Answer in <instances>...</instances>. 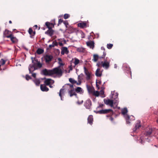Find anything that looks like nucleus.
Returning <instances> with one entry per match:
<instances>
[{
    "label": "nucleus",
    "instance_id": "nucleus-25",
    "mask_svg": "<svg viewBox=\"0 0 158 158\" xmlns=\"http://www.w3.org/2000/svg\"><path fill=\"white\" fill-rule=\"evenodd\" d=\"M78 26L81 28H84L86 27V23H78Z\"/></svg>",
    "mask_w": 158,
    "mask_h": 158
},
{
    "label": "nucleus",
    "instance_id": "nucleus-1",
    "mask_svg": "<svg viewBox=\"0 0 158 158\" xmlns=\"http://www.w3.org/2000/svg\"><path fill=\"white\" fill-rule=\"evenodd\" d=\"M107 58V57H106L105 59L104 58V61L98 62L97 64V65L98 67L102 66L106 69H108L110 67V60H108Z\"/></svg>",
    "mask_w": 158,
    "mask_h": 158
},
{
    "label": "nucleus",
    "instance_id": "nucleus-42",
    "mask_svg": "<svg viewBox=\"0 0 158 158\" xmlns=\"http://www.w3.org/2000/svg\"><path fill=\"white\" fill-rule=\"evenodd\" d=\"M77 51L80 52H84V49L82 48H79L77 49Z\"/></svg>",
    "mask_w": 158,
    "mask_h": 158
},
{
    "label": "nucleus",
    "instance_id": "nucleus-32",
    "mask_svg": "<svg viewBox=\"0 0 158 158\" xmlns=\"http://www.w3.org/2000/svg\"><path fill=\"white\" fill-rule=\"evenodd\" d=\"M35 61L37 62L36 66L39 68H41L42 66V64L40 61H38L37 59H35Z\"/></svg>",
    "mask_w": 158,
    "mask_h": 158
},
{
    "label": "nucleus",
    "instance_id": "nucleus-13",
    "mask_svg": "<svg viewBox=\"0 0 158 158\" xmlns=\"http://www.w3.org/2000/svg\"><path fill=\"white\" fill-rule=\"evenodd\" d=\"M125 118L126 120V122L127 123L129 124L130 122L129 121V118H130L131 120H134L135 119L134 117L133 116H129L127 114H126L125 116Z\"/></svg>",
    "mask_w": 158,
    "mask_h": 158
},
{
    "label": "nucleus",
    "instance_id": "nucleus-27",
    "mask_svg": "<svg viewBox=\"0 0 158 158\" xmlns=\"http://www.w3.org/2000/svg\"><path fill=\"white\" fill-rule=\"evenodd\" d=\"M28 69L29 72V73H32L34 71L33 65L30 64L28 67Z\"/></svg>",
    "mask_w": 158,
    "mask_h": 158
},
{
    "label": "nucleus",
    "instance_id": "nucleus-58",
    "mask_svg": "<svg viewBox=\"0 0 158 158\" xmlns=\"http://www.w3.org/2000/svg\"><path fill=\"white\" fill-rule=\"evenodd\" d=\"M59 45L60 46H62L63 45V44L62 42H60L59 43Z\"/></svg>",
    "mask_w": 158,
    "mask_h": 158
},
{
    "label": "nucleus",
    "instance_id": "nucleus-64",
    "mask_svg": "<svg viewBox=\"0 0 158 158\" xmlns=\"http://www.w3.org/2000/svg\"><path fill=\"white\" fill-rule=\"evenodd\" d=\"M156 122L157 123H158V118L156 120Z\"/></svg>",
    "mask_w": 158,
    "mask_h": 158
},
{
    "label": "nucleus",
    "instance_id": "nucleus-6",
    "mask_svg": "<svg viewBox=\"0 0 158 158\" xmlns=\"http://www.w3.org/2000/svg\"><path fill=\"white\" fill-rule=\"evenodd\" d=\"M104 103L106 105H109L110 106L112 107L113 106V104L114 103L115 105H117V102H114L112 100H111L109 99H104Z\"/></svg>",
    "mask_w": 158,
    "mask_h": 158
},
{
    "label": "nucleus",
    "instance_id": "nucleus-24",
    "mask_svg": "<svg viewBox=\"0 0 158 158\" xmlns=\"http://www.w3.org/2000/svg\"><path fill=\"white\" fill-rule=\"evenodd\" d=\"M73 95L76 96V97H77V96L76 92L75 89H71L70 90V96L71 97Z\"/></svg>",
    "mask_w": 158,
    "mask_h": 158
},
{
    "label": "nucleus",
    "instance_id": "nucleus-60",
    "mask_svg": "<svg viewBox=\"0 0 158 158\" xmlns=\"http://www.w3.org/2000/svg\"><path fill=\"white\" fill-rule=\"evenodd\" d=\"M34 27L36 28H37L38 27V26L37 25H34Z\"/></svg>",
    "mask_w": 158,
    "mask_h": 158
},
{
    "label": "nucleus",
    "instance_id": "nucleus-28",
    "mask_svg": "<svg viewBox=\"0 0 158 158\" xmlns=\"http://www.w3.org/2000/svg\"><path fill=\"white\" fill-rule=\"evenodd\" d=\"M58 63L59 64L58 66H60V68H63L62 66L64 65V64L62 63L61 59L59 58H58Z\"/></svg>",
    "mask_w": 158,
    "mask_h": 158
},
{
    "label": "nucleus",
    "instance_id": "nucleus-19",
    "mask_svg": "<svg viewBox=\"0 0 158 158\" xmlns=\"http://www.w3.org/2000/svg\"><path fill=\"white\" fill-rule=\"evenodd\" d=\"M86 45L87 46L89 47L90 48L93 49L94 47V41H88L86 42Z\"/></svg>",
    "mask_w": 158,
    "mask_h": 158
},
{
    "label": "nucleus",
    "instance_id": "nucleus-16",
    "mask_svg": "<svg viewBox=\"0 0 158 158\" xmlns=\"http://www.w3.org/2000/svg\"><path fill=\"white\" fill-rule=\"evenodd\" d=\"M75 90L76 93L80 94H83L84 93V90L82 88L80 87H77L75 89Z\"/></svg>",
    "mask_w": 158,
    "mask_h": 158
},
{
    "label": "nucleus",
    "instance_id": "nucleus-50",
    "mask_svg": "<svg viewBox=\"0 0 158 158\" xmlns=\"http://www.w3.org/2000/svg\"><path fill=\"white\" fill-rule=\"evenodd\" d=\"M69 17V15L68 14H65L64 15V19H67Z\"/></svg>",
    "mask_w": 158,
    "mask_h": 158
},
{
    "label": "nucleus",
    "instance_id": "nucleus-4",
    "mask_svg": "<svg viewBox=\"0 0 158 158\" xmlns=\"http://www.w3.org/2000/svg\"><path fill=\"white\" fill-rule=\"evenodd\" d=\"M155 129L152 128H149V130L148 129L144 133V135L145 136H148L147 138H145V139L147 141L149 142L150 141V136L151 134L154 133Z\"/></svg>",
    "mask_w": 158,
    "mask_h": 158
},
{
    "label": "nucleus",
    "instance_id": "nucleus-20",
    "mask_svg": "<svg viewBox=\"0 0 158 158\" xmlns=\"http://www.w3.org/2000/svg\"><path fill=\"white\" fill-rule=\"evenodd\" d=\"M28 33L30 35V37L33 38L35 34V31H33L31 28H30L28 30Z\"/></svg>",
    "mask_w": 158,
    "mask_h": 158
},
{
    "label": "nucleus",
    "instance_id": "nucleus-43",
    "mask_svg": "<svg viewBox=\"0 0 158 158\" xmlns=\"http://www.w3.org/2000/svg\"><path fill=\"white\" fill-rule=\"evenodd\" d=\"M5 62H6V61L5 60H4V59H2L0 61V65H1V66L2 65H3L5 63Z\"/></svg>",
    "mask_w": 158,
    "mask_h": 158
},
{
    "label": "nucleus",
    "instance_id": "nucleus-62",
    "mask_svg": "<svg viewBox=\"0 0 158 158\" xmlns=\"http://www.w3.org/2000/svg\"><path fill=\"white\" fill-rule=\"evenodd\" d=\"M9 23L10 24L12 23V21L10 20L9 21Z\"/></svg>",
    "mask_w": 158,
    "mask_h": 158
},
{
    "label": "nucleus",
    "instance_id": "nucleus-53",
    "mask_svg": "<svg viewBox=\"0 0 158 158\" xmlns=\"http://www.w3.org/2000/svg\"><path fill=\"white\" fill-rule=\"evenodd\" d=\"M55 24V23H50V26L52 27H54V25Z\"/></svg>",
    "mask_w": 158,
    "mask_h": 158
},
{
    "label": "nucleus",
    "instance_id": "nucleus-52",
    "mask_svg": "<svg viewBox=\"0 0 158 158\" xmlns=\"http://www.w3.org/2000/svg\"><path fill=\"white\" fill-rule=\"evenodd\" d=\"M63 23L65 25V26L67 27V25H68V22H66V21H63Z\"/></svg>",
    "mask_w": 158,
    "mask_h": 158
},
{
    "label": "nucleus",
    "instance_id": "nucleus-23",
    "mask_svg": "<svg viewBox=\"0 0 158 158\" xmlns=\"http://www.w3.org/2000/svg\"><path fill=\"white\" fill-rule=\"evenodd\" d=\"M40 87L41 90L43 91L47 92L49 90V89L45 85H41Z\"/></svg>",
    "mask_w": 158,
    "mask_h": 158
},
{
    "label": "nucleus",
    "instance_id": "nucleus-51",
    "mask_svg": "<svg viewBox=\"0 0 158 158\" xmlns=\"http://www.w3.org/2000/svg\"><path fill=\"white\" fill-rule=\"evenodd\" d=\"M57 43L56 41H54L52 43V44L54 45V47L55 46L57 45Z\"/></svg>",
    "mask_w": 158,
    "mask_h": 158
},
{
    "label": "nucleus",
    "instance_id": "nucleus-40",
    "mask_svg": "<svg viewBox=\"0 0 158 158\" xmlns=\"http://www.w3.org/2000/svg\"><path fill=\"white\" fill-rule=\"evenodd\" d=\"M10 31L8 30H6L4 33V37H6V35H9V34Z\"/></svg>",
    "mask_w": 158,
    "mask_h": 158
},
{
    "label": "nucleus",
    "instance_id": "nucleus-15",
    "mask_svg": "<svg viewBox=\"0 0 158 158\" xmlns=\"http://www.w3.org/2000/svg\"><path fill=\"white\" fill-rule=\"evenodd\" d=\"M54 31L52 28L49 29L47 31L45 32V34L48 35L50 36H52L53 34Z\"/></svg>",
    "mask_w": 158,
    "mask_h": 158
},
{
    "label": "nucleus",
    "instance_id": "nucleus-61",
    "mask_svg": "<svg viewBox=\"0 0 158 158\" xmlns=\"http://www.w3.org/2000/svg\"><path fill=\"white\" fill-rule=\"evenodd\" d=\"M49 85V86L50 87L52 88L53 87V86L52 85Z\"/></svg>",
    "mask_w": 158,
    "mask_h": 158
},
{
    "label": "nucleus",
    "instance_id": "nucleus-48",
    "mask_svg": "<svg viewBox=\"0 0 158 158\" xmlns=\"http://www.w3.org/2000/svg\"><path fill=\"white\" fill-rule=\"evenodd\" d=\"M111 115H110V114L109 115H107V117H110V120L111 121H113V120H114V118L111 117Z\"/></svg>",
    "mask_w": 158,
    "mask_h": 158
},
{
    "label": "nucleus",
    "instance_id": "nucleus-3",
    "mask_svg": "<svg viewBox=\"0 0 158 158\" xmlns=\"http://www.w3.org/2000/svg\"><path fill=\"white\" fill-rule=\"evenodd\" d=\"M69 93V84L65 85L61 89L59 93V95L60 97L61 100H62V96L65 93Z\"/></svg>",
    "mask_w": 158,
    "mask_h": 158
},
{
    "label": "nucleus",
    "instance_id": "nucleus-10",
    "mask_svg": "<svg viewBox=\"0 0 158 158\" xmlns=\"http://www.w3.org/2000/svg\"><path fill=\"white\" fill-rule=\"evenodd\" d=\"M84 105L86 107V108L87 109H89L90 108L91 105V102L90 99H88L86 100L85 102Z\"/></svg>",
    "mask_w": 158,
    "mask_h": 158
},
{
    "label": "nucleus",
    "instance_id": "nucleus-44",
    "mask_svg": "<svg viewBox=\"0 0 158 158\" xmlns=\"http://www.w3.org/2000/svg\"><path fill=\"white\" fill-rule=\"evenodd\" d=\"M144 139L143 137H141L139 142L142 144H143L144 141Z\"/></svg>",
    "mask_w": 158,
    "mask_h": 158
},
{
    "label": "nucleus",
    "instance_id": "nucleus-36",
    "mask_svg": "<svg viewBox=\"0 0 158 158\" xmlns=\"http://www.w3.org/2000/svg\"><path fill=\"white\" fill-rule=\"evenodd\" d=\"M127 112V110L126 108H124L121 111V113L123 115H125Z\"/></svg>",
    "mask_w": 158,
    "mask_h": 158
},
{
    "label": "nucleus",
    "instance_id": "nucleus-47",
    "mask_svg": "<svg viewBox=\"0 0 158 158\" xmlns=\"http://www.w3.org/2000/svg\"><path fill=\"white\" fill-rule=\"evenodd\" d=\"M31 79V77L30 76H29L28 75H26V79L28 81L29 79Z\"/></svg>",
    "mask_w": 158,
    "mask_h": 158
},
{
    "label": "nucleus",
    "instance_id": "nucleus-54",
    "mask_svg": "<svg viewBox=\"0 0 158 158\" xmlns=\"http://www.w3.org/2000/svg\"><path fill=\"white\" fill-rule=\"evenodd\" d=\"M32 76L34 78H35L36 76V74L35 73H31Z\"/></svg>",
    "mask_w": 158,
    "mask_h": 158
},
{
    "label": "nucleus",
    "instance_id": "nucleus-57",
    "mask_svg": "<svg viewBox=\"0 0 158 158\" xmlns=\"http://www.w3.org/2000/svg\"><path fill=\"white\" fill-rule=\"evenodd\" d=\"M37 69H38V67L36 66H34L33 70L35 71V70Z\"/></svg>",
    "mask_w": 158,
    "mask_h": 158
},
{
    "label": "nucleus",
    "instance_id": "nucleus-33",
    "mask_svg": "<svg viewBox=\"0 0 158 158\" xmlns=\"http://www.w3.org/2000/svg\"><path fill=\"white\" fill-rule=\"evenodd\" d=\"M77 31V30L76 29L70 26V34L73 33H76Z\"/></svg>",
    "mask_w": 158,
    "mask_h": 158
},
{
    "label": "nucleus",
    "instance_id": "nucleus-30",
    "mask_svg": "<svg viewBox=\"0 0 158 158\" xmlns=\"http://www.w3.org/2000/svg\"><path fill=\"white\" fill-rule=\"evenodd\" d=\"M100 57H99L98 55L94 54L93 55L92 60L94 62H96L98 60V58H100Z\"/></svg>",
    "mask_w": 158,
    "mask_h": 158
},
{
    "label": "nucleus",
    "instance_id": "nucleus-8",
    "mask_svg": "<svg viewBox=\"0 0 158 158\" xmlns=\"http://www.w3.org/2000/svg\"><path fill=\"white\" fill-rule=\"evenodd\" d=\"M42 74L45 76H52V69L48 70L47 69H44L42 71Z\"/></svg>",
    "mask_w": 158,
    "mask_h": 158
},
{
    "label": "nucleus",
    "instance_id": "nucleus-29",
    "mask_svg": "<svg viewBox=\"0 0 158 158\" xmlns=\"http://www.w3.org/2000/svg\"><path fill=\"white\" fill-rule=\"evenodd\" d=\"M100 69L98 68L95 72V75L97 77H100L102 75V73L100 72Z\"/></svg>",
    "mask_w": 158,
    "mask_h": 158
},
{
    "label": "nucleus",
    "instance_id": "nucleus-38",
    "mask_svg": "<svg viewBox=\"0 0 158 158\" xmlns=\"http://www.w3.org/2000/svg\"><path fill=\"white\" fill-rule=\"evenodd\" d=\"M92 94L93 95L96 97L98 96L99 95V92L98 91H95L94 90Z\"/></svg>",
    "mask_w": 158,
    "mask_h": 158
},
{
    "label": "nucleus",
    "instance_id": "nucleus-37",
    "mask_svg": "<svg viewBox=\"0 0 158 158\" xmlns=\"http://www.w3.org/2000/svg\"><path fill=\"white\" fill-rule=\"evenodd\" d=\"M33 81L36 85H39L40 83V81L39 79H35Z\"/></svg>",
    "mask_w": 158,
    "mask_h": 158
},
{
    "label": "nucleus",
    "instance_id": "nucleus-5",
    "mask_svg": "<svg viewBox=\"0 0 158 158\" xmlns=\"http://www.w3.org/2000/svg\"><path fill=\"white\" fill-rule=\"evenodd\" d=\"M98 113L100 114H109L110 115H112L113 114V111L111 109L102 110L98 111Z\"/></svg>",
    "mask_w": 158,
    "mask_h": 158
},
{
    "label": "nucleus",
    "instance_id": "nucleus-21",
    "mask_svg": "<svg viewBox=\"0 0 158 158\" xmlns=\"http://www.w3.org/2000/svg\"><path fill=\"white\" fill-rule=\"evenodd\" d=\"M87 121L88 123L90 124V125H92L93 122V116L92 115H89L87 118Z\"/></svg>",
    "mask_w": 158,
    "mask_h": 158
},
{
    "label": "nucleus",
    "instance_id": "nucleus-22",
    "mask_svg": "<svg viewBox=\"0 0 158 158\" xmlns=\"http://www.w3.org/2000/svg\"><path fill=\"white\" fill-rule=\"evenodd\" d=\"M73 60L72 61V64L73 63H74V67H75V66L78 64L80 63V60L77 58H75L74 60L73 59Z\"/></svg>",
    "mask_w": 158,
    "mask_h": 158
},
{
    "label": "nucleus",
    "instance_id": "nucleus-56",
    "mask_svg": "<svg viewBox=\"0 0 158 158\" xmlns=\"http://www.w3.org/2000/svg\"><path fill=\"white\" fill-rule=\"evenodd\" d=\"M54 45L53 44H50L49 45V48H51L52 47H54Z\"/></svg>",
    "mask_w": 158,
    "mask_h": 158
},
{
    "label": "nucleus",
    "instance_id": "nucleus-41",
    "mask_svg": "<svg viewBox=\"0 0 158 158\" xmlns=\"http://www.w3.org/2000/svg\"><path fill=\"white\" fill-rule=\"evenodd\" d=\"M45 25L47 27V28L49 29L52 28V27L50 26V23L48 22H46L45 23Z\"/></svg>",
    "mask_w": 158,
    "mask_h": 158
},
{
    "label": "nucleus",
    "instance_id": "nucleus-35",
    "mask_svg": "<svg viewBox=\"0 0 158 158\" xmlns=\"http://www.w3.org/2000/svg\"><path fill=\"white\" fill-rule=\"evenodd\" d=\"M44 52V49L40 48H38L36 51L37 53L38 54H41L43 53Z\"/></svg>",
    "mask_w": 158,
    "mask_h": 158
},
{
    "label": "nucleus",
    "instance_id": "nucleus-59",
    "mask_svg": "<svg viewBox=\"0 0 158 158\" xmlns=\"http://www.w3.org/2000/svg\"><path fill=\"white\" fill-rule=\"evenodd\" d=\"M70 87L72 88L73 87V85H70Z\"/></svg>",
    "mask_w": 158,
    "mask_h": 158
},
{
    "label": "nucleus",
    "instance_id": "nucleus-45",
    "mask_svg": "<svg viewBox=\"0 0 158 158\" xmlns=\"http://www.w3.org/2000/svg\"><path fill=\"white\" fill-rule=\"evenodd\" d=\"M73 60L72 59V60L70 61V64L71 65H70V71L71 70L73 69V67H74L73 65V64L72 63V61Z\"/></svg>",
    "mask_w": 158,
    "mask_h": 158
},
{
    "label": "nucleus",
    "instance_id": "nucleus-7",
    "mask_svg": "<svg viewBox=\"0 0 158 158\" xmlns=\"http://www.w3.org/2000/svg\"><path fill=\"white\" fill-rule=\"evenodd\" d=\"M6 38H10L13 43H16L18 42V39L15 37H14L11 34H10L9 35H6Z\"/></svg>",
    "mask_w": 158,
    "mask_h": 158
},
{
    "label": "nucleus",
    "instance_id": "nucleus-14",
    "mask_svg": "<svg viewBox=\"0 0 158 158\" xmlns=\"http://www.w3.org/2000/svg\"><path fill=\"white\" fill-rule=\"evenodd\" d=\"M53 56L51 55H46L44 57V59L46 63H48L50 62Z\"/></svg>",
    "mask_w": 158,
    "mask_h": 158
},
{
    "label": "nucleus",
    "instance_id": "nucleus-39",
    "mask_svg": "<svg viewBox=\"0 0 158 158\" xmlns=\"http://www.w3.org/2000/svg\"><path fill=\"white\" fill-rule=\"evenodd\" d=\"M34 60H33V57H32L31 58V59L32 60V63L33 64H31L32 65H33V66H37V62L36 61H35V59H36L35 58H34Z\"/></svg>",
    "mask_w": 158,
    "mask_h": 158
},
{
    "label": "nucleus",
    "instance_id": "nucleus-63",
    "mask_svg": "<svg viewBox=\"0 0 158 158\" xmlns=\"http://www.w3.org/2000/svg\"><path fill=\"white\" fill-rule=\"evenodd\" d=\"M118 94H117V95H116L115 98H116L118 97Z\"/></svg>",
    "mask_w": 158,
    "mask_h": 158
},
{
    "label": "nucleus",
    "instance_id": "nucleus-55",
    "mask_svg": "<svg viewBox=\"0 0 158 158\" xmlns=\"http://www.w3.org/2000/svg\"><path fill=\"white\" fill-rule=\"evenodd\" d=\"M103 106H104V104H100L99 105V106L98 107L99 108V107H100L101 108H102V107Z\"/></svg>",
    "mask_w": 158,
    "mask_h": 158
},
{
    "label": "nucleus",
    "instance_id": "nucleus-46",
    "mask_svg": "<svg viewBox=\"0 0 158 158\" xmlns=\"http://www.w3.org/2000/svg\"><path fill=\"white\" fill-rule=\"evenodd\" d=\"M113 46V44H107V48L109 49H111Z\"/></svg>",
    "mask_w": 158,
    "mask_h": 158
},
{
    "label": "nucleus",
    "instance_id": "nucleus-49",
    "mask_svg": "<svg viewBox=\"0 0 158 158\" xmlns=\"http://www.w3.org/2000/svg\"><path fill=\"white\" fill-rule=\"evenodd\" d=\"M63 22V20L61 19H59L58 25L61 24Z\"/></svg>",
    "mask_w": 158,
    "mask_h": 158
},
{
    "label": "nucleus",
    "instance_id": "nucleus-9",
    "mask_svg": "<svg viewBox=\"0 0 158 158\" xmlns=\"http://www.w3.org/2000/svg\"><path fill=\"white\" fill-rule=\"evenodd\" d=\"M84 72H85V75H86V79L87 80H89L90 79V73L88 71L87 69L85 67H84Z\"/></svg>",
    "mask_w": 158,
    "mask_h": 158
},
{
    "label": "nucleus",
    "instance_id": "nucleus-26",
    "mask_svg": "<svg viewBox=\"0 0 158 158\" xmlns=\"http://www.w3.org/2000/svg\"><path fill=\"white\" fill-rule=\"evenodd\" d=\"M68 53V49L66 47H64L62 48L61 51V54L64 55V53Z\"/></svg>",
    "mask_w": 158,
    "mask_h": 158
},
{
    "label": "nucleus",
    "instance_id": "nucleus-11",
    "mask_svg": "<svg viewBox=\"0 0 158 158\" xmlns=\"http://www.w3.org/2000/svg\"><path fill=\"white\" fill-rule=\"evenodd\" d=\"M54 83V81L50 78H48L45 79L44 81V83L46 85H52Z\"/></svg>",
    "mask_w": 158,
    "mask_h": 158
},
{
    "label": "nucleus",
    "instance_id": "nucleus-2",
    "mask_svg": "<svg viewBox=\"0 0 158 158\" xmlns=\"http://www.w3.org/2000/svg\"><path fill=\"white\" fill-rule=\"evenodd\" d=\"M62 69L63 68H60V66H58L52 69V75L56 74L58 77H60L63 73Z\"/></svg>",
    "mask_w": 158,
    "mask_h": 158
},
{
    "label": "nucleus",
    "instance_id": "nucleus-18",
    "mask_svg": "<svg viewBox=\"0 0 158 158\" xmlns=\"http://www.w3.org/2000/svg\"><path fill=\"white\" fill-rule=\"evenodd\" d=\"M86 88H87V90L89 94H92L94 90V87H92L87 85H86Z\"/></svg>",
    "mask_w": 158,
    "mask_h": 158
},
{
    "label": "nucleus",
    "instance_id": "nucleus-17",
    "mask_svg": "<svg viewBox=\"0 0 158 158\" xmlns=\"http://www.w3.org/2000/svg\"><path fill=\"white\" fill-rule=\"evenodd\" d=\"M124 67H125L124 69L125 72L131 75V71L130 68L128 66H124Z\"/></svg>",
    "mask_w": 158,
    "mask_h": 158
},
{
    "label": "nucleus",
    "instance_id": "nucleus-34",
    "mask_svg": "<svg viewBox=\"0 0 158 158\" xmlns=\"http://www.w3.org/2000/svg\"><path fill=\"white\" fill-rule=\"evenodd\" d=\"M70 82L71 83L73 84L77 83V85H80L81 83V82L80 83L77 82L76 81L71 78H70Z\"/></svg>",
    "mask_w": 158,
    "mask_h": 158
},
{
    "label": "nucleus",
    "instance_id": "nucleus-12",
    "mask_svg": "<svg viewBox=\"0 0 158 158\" xmlns=\"http://www.w3.org/2000/svg\"><path fill=\"white\" fill-rule=\"evenodd\" d=\"M140 121L138 120L137 121L136 123L135 124V125L134 128L133 129V131L135 132L139 128L141 127V125L140 124Z\"/></svg>",
    "mask_w": 158,
    "mask_h": 158
},
{
    "label": "nucleus",
    "instance_id": "nucleus-31",
    "mask_svg": "<svg viewBox=\"0 0 158 158\" xmlns=\"http://www.w3.org/2000/svg\"><path fill=\"white\" fill-rule=\"evenodd\" d=\"M101 49L102 50H103V55L100 57V59L105 58L106 55V53L105 52V49L103 47H102L101 48Z\"/></svg>",
    "mask_w": 158,
    "mask_h": 158
}]
</instances>
